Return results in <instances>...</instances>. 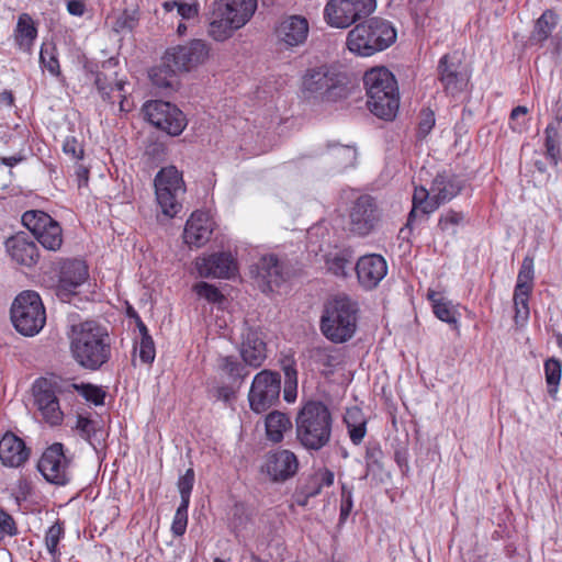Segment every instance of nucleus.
I'll return each instance as SVG.
<instances>
[{
	"label": "nucleus",
	"mask_w": 562,
	"mask_h": 562,
	"mask_svg": "<svg viewBox=\"0 0 562 562\" xmlns=\"http://www.w3.org/2000/svg\"><path fill=\"white\" fill-rule=\"evenodd\" d=\"M333 424L327 405L321 401H307L295 418L296 440L308 451H319L330 442Z\"/></svg>",
	"instance_id": "1"
},
{
	"label": "nucleus",
	"mask_w": 562,
	"mask_h": 562,
	"mask_svg": "<svg viewBox=\"0 0 562 562\" xmlns=\"http://www.w3.org/2000/svg\"><path fill=\"white\" fill-rule=\"evenodd\" d=\"M70 349L75 360L90 370L99 369L111 356L106 330L92 321L72 327Z\"/></svg>",
	"instance_id": "2"
},
{
	"label": "nucleus",
	"mask_w": 562,
	"mask_h": 562,
	"mask_svg": "<svg viewBox=\"0 0 562 562\" xmlns=\"http://www.w3.org/2000/svg\"><path fill=\"white\" fill-rule=\"evenodd\" d=\"M257 0H216L212 5L209 35L217 42L229 38L254 15Z\"/></svg>",
	"instance_id": "3"
},
{
	"label": "nucleus",
	"mask_w": 562,
	"mask_h": 562,
	"mask_svg": "<svg viewBox=\"0 0 562 562\" xmlns=\"http://www.w3.org/2000/svg\"><path fill=\"white\" fill-rule=\"evenodd\" d=\"M396 40L392 24L381 18H371L357 24L347 36V47L359 56H372L384 50Z\"/></svg>",
	"instance_id": "4"
},
{
	"label": "nucleus",
	"mask_w": 562,
	"mask_h": 562,
	"mask_svg": "<svg viewBox=\"0 0 562 562\" xmlns=\"http://www.w3.org/2000/svg\"><path fill=\"white\" fill-rule=\"evenodd\" d=\"M356 302L346 295H338L328 301L321 318V329L324 336L333 342L349 340L357 327Z\"/></svg>",
	"instance_id": "5"
},
{
	"label": "nucleus",
	"mask_w": 562,
	"mask_h": 562,
	"mask_svg": "<svg viewBox=\"0 0 562 562\" xmlns=\"http://www.w3.org/2000/svg\"><path fill=\"white\" fill-rule=\"evenodd\" d=\"M302 90L307 98L326 102L345 99L349 93L346 76L327 66L308 70L303 77Z\"/></svg>",
	"instance_id": "6"
},
{
	"label": "nucleus",
	"mask_w": 562,
	"mask_h": 562,
	"mask_svg": "<svg viewBox=\"0 0 562 562\" xmlns=\"http://www.w3.org/2000/svg\"><path fill=\"white\" fill-rule=\"evenodd\" d=\"M11 321L23 336L32 337L40 333L46 322V313L40 295L34 291L20 293L11 305Z\"/></svg>",
	"instance_id": "7"
},
{
	"label": "nucleus",
	"mask_w": 562,
	"mask_h": 562,
	"mask_svg": "<svg viewBox=\"0 0 562 562\" xmlns=\"http://www.w3.org/2000/svg\"><path fill=\"white\" fill-rule=\"evenodd\" d=\"M155 189L162 213L169 217L176 216L182 207L180 199L186 191L182 175L175 166L160 169L155 178Z\"/></svg>",
	"instance_id": "8"
},
{
	"label": "nucleus",
	"mask_w": 562,
	"mask_h": 562,
	"mask_svg": "<svg viewBox=\"0 0 562 562\" xmlns=\"http://www.w3.org/2000/svg\"><path fill=\"white\" fill-rule=\"evenodd\" d=\"M375 9L376 0H328L324 18L333 27L347 29L358 20L368 18Z\"/></svg>",
	"instance_id": "9"
},
{
	"label": "nucleus",
	"mask_w": 562,
	"mask_h": 562,
	"mask_svg": "<svg viewBox=\"0 0 562 562\" xmlns=\"http://www.w3.org/2000/svg\"><path fill=\"white\" fill-rule=\"evenodd\" d=\"M142 111L151 125L171 136L180 135L188 124L183 112L177 105L167 101H147Z\"/></svg>",
	"instance_id": "10"
},
{
	"label": "nucleus",
	"mask_w": 562,
	"mask_h": 562,
	"mask_svg": "<svg viewBox=\"0 0 562 562\" xmlns=\"http://www.w3.org/2000/svg\"><path fill=\"white\" fill-rule=\"evenodd\" d=\"M280 374L270 370H262L252 380L248 394L250 408L256 413H262L273 406L280 396Z\"/></svg>",
	"instance_id": "11"
},
{
	"label": "nucleus",
	"mask_w": 562,
	"mask_h": 562,
	"mask_svg": "<svg viewBox=\"0 0 562 562\" xmlns=\"http://www.w3.org/2000/svg\"><path fill=\"white\" fill-rule=\"evenodd\" d=\"M32 390L34 405L42 418L52 426L59 425L63 422L64 414L58 400V393H60L58 383L47 379H38L33 384Z\"/></svg>",
	"instance_id": "12"
},
{
	"label": "nucleus",
	"mask_w": 562,
	"mask_h": 562,
	"mask_svg": "<svg viewBox=\"0 0 562 562\" xmlns=\"http://www.w3.org/2000/svg\"><path fill=\"white\" fill-rule=\"evenodd\" d=\"M380 216V211L373 198L361 195L349 210V232L360 237L368 236L376 227Z\"/></svg>",
	"instance_id": "13"
},
{
	"label": "nucleus",
	"mask_w": 562,
	"mask_h": 562,
	"mask_svg": "<svg viewBox=\"0 0 562 562\" xmlns=\"http://www.w3.org/2000/svg\"><path fill=\"white\" fill-rule=\"evenodd\" d=\"M437 72L446 94L457 97L467 89L469 75L457 55H443L439 59Z\"/></svg>",
	"instance_id": "14"
},
{
	"label": "nucleus",
	"mask_w": 562,
	"mask_h": 562,
	"mask_svg": "<svg viewBox=\"0 0 562 562\" xmlns=\"http://www.w3.org/2000/svg\"><path fill=\"white\" fill-rule=\"evenodd\" d=\"M68 463L63 445L56 442L44 451L37 468L47 482L64 486L69 481Z\"/></svg>",
	"instance_id": "15"
},
{
	"label": "nucleus",
	"mask_w": 562,
	"mask_h": 562,
	"mask_svg": "<svg viewBox=\"0 0 562 562\" xmlns=\"http://www.w3.org/2000/svg\"><path fill=\"white\" fill-rule=\"evenodd\" d=\"M210 53L209 45L202 40H193L186 45H178L169 48L166 53V60L172 63V67L179 71L190 69L203 64Z\"/></svg>",
	"instance_id": "16"
},
{
	"label": "nucleus",
	"mask_w": 562,
	"mask_h": 562,
	"mask_svg": "<svg viewBox=\"0 0 562 562\" xmlns=\"http://www.w3.org/2000/svg\"><path fill=\"white\" fill-rule=\"evenodd\" d=\"M308 21L302 15H288L276 27L278 42L285 48L303 45L308 36Z\"/></svg>",
	"instance_id": "17"
},
{
	"label": "nucleus",
	"mask_w": 562,
	"mask_h": 562,
	"mask_svg": "<svg viewBox=\"0 0 562 562\" xmlns=\"http://www.w3.org/2000/svg\"><path fill=\"white\" fill-rule=\"evenodd\" d=\"M299 470V460L294 452L282 449L267 457L265 471L273 482H285Z\"/></svg>",
	"instance_id": "18"
},
{
	"label": "nucleus",
	"mask_w": 562,
	"mask_h": 562,
	"mask_svg": "<svg viewBox=\"0 0 562 562\" xmlns=\"http://www.w3.org/2000/svg\"><path fill=\"white\" fill-rule=\"evenodd\" d=\"M359 283L368 290L375 288L386 276L387 265L381 255H366L355 266Z\"/></svg>",
	"instance_id": "19"
},
{
	"label": "nucleus",
	"mask_w": 562,
	"mask_h": 562,
	"mask_svg": "<svg viewBox=\"0 0 562 562\" xmlns=\"http://www.w3.org/2000/svg\"><path fill=\"white\" fill-rule=\"evenodd\" d=\"M195 268L203 278L228 279L235 271L234 259L229 252H215L199 258Z\"/></svg>",
	"instance_id": "20"
},
{
	"label": "nucleus",
	"mask_w": 562,
	"mask_h": 562,
	"mask_svg": "<svg viewBox=\"0 0 562 562\" xmlns=\"http://www.w3.org/2000/svg\"><path fill=\"white\" fill-rule=\"evenodd\" d=\"M30 458V449L23 439L7 431L0 439V461L4 467L19 468Z\"/></svg>",
	"instance_id": "21"
},
{
	"label": "nucleus",
	"mask_w": 562,
	"mask_h": 562,
	"mask_svg": "<svg viewBox=\"0 0 562 562\" xmlns=\"http://www.w3.org/2000/svg\"><path fill=\"white\" fill-rule=\"evenodd\" d=\"M213 232V223L209 215L204 212H194L187 221L183 239L190 247H201L211 237Z\"/></svg>",
	"instance_id": "22"
},
{
	"label": "nucleus",
	"mask_w": 562,
	"mask_h": 562,
	"mask_svg": "<svg viewBox=\"0 0 562 562\" xmlns=\"http://www.w3.org/2000/svg\"><path fill=\"white\" fill-rule=\"evenodd\" d=\"M240 355L246 364L259 368L267 358L266 342L262 333L248 328L243 335Z\"/></svg>",
	"instance_id": "23"
},
{
	"label": "nucleus",
	"mask_w": 562,
	"mask_h": 562,
	"mask_svg": "<svg viewBox=\"0 0 562 562\" xmlns=\"http://www.w3.org/2000/svg\"><path fill=\"white\" fill-rule=\"evenodd\" d=\"M5 247L12 260L21 266L32 267L40 258L36 244L30 240L24 233L10 237L5 241Z\"/></svg>",
	"instance_id": "24"
},
{
	"label": "nucleus",
	"mask_w": 562,
	"mask_h": 562,
	"mask_svg": "<svg viewBox=\"0 0 562 562\" xmlns=\"http://www.w3.org/2000/svg\"><path fill=\"white\" fill-rule=\"evenodd\" d=\"M88 267L82 260L74 259L64 262L60 269L58 293H72L76 288L88 279Z\"/></svg>",
	"instance_id": "25"
},
{
	"label": "nucleus",
	"mask_w": 562,
	"mask_h": 562,
	"mask_svg": "<svg viewBox=\"0 0 562 562\" xmlns=\"http://www.w3.org/2000/svg\"><path fill=\"white\" fill-rule=\"evenodd\" d=\"M431 188L437 207H439L460 193L463 188V182L457 175L442 171L436 175L431 182Z\"/></svg>",
	"instance_id": "26"
},
{
	"label": "nucleus",
	"mask_w": 562,
	"mask_h": 562,
	"mask_svg": "<svg viewBox=\"0 0 562 562\" xmlns=\"http://www.w3.org/2000/svg\"><path fill=\"white\" fill-rule=\"evenodd\" d=\"M363 82L367 90V97L381 94L384 92H397V82L393 74L385 67H376L364 74Z\"/></svg>",
	"instance_id": "27"
},
{
	"label": "nucleus",
	"mask_w": 562,
	"mask_h": 562,
	"mask_svg": "<svg viewBox=\"0 0 562 562\" xmlns=\"http://www.w3.org/2000/svg\"><path fill=\"white\" fill-rule=\"evenodd\" d=\"M369 110L382 120H393L400 106L398 91L394 93H381L369 95L367 101Z\"/></svg>",
	"instance_id": "28"
},
{
	"label": "nucleus",
	"mask_w": 562,
	"mask_h": 562,
	"mask_svg": "<svg viewBox=\"0 0 562 562\" xmlns=\"http://www.w3.org/2000/svg\"><path fill=\"white\" fill-rule=\"evenodd\" d=\"M558 15L552 10H546L535 22L529 36L530 45L542 46L558 25Z\"/></svg>",
	"instance_id": "29"
},
{
	"label": "nucleus",
	"mask_w": 562,
	"mask_h": 562,
	"mask_svg": "<svg viewBox=\"0 0 562 562\" xmlns=\"http://www.w3.org/2000/svg\"><path fill=\"white\" fill-rule=\"evenodd\" d=\"M258 276L263 279L269 286H278L284 281L283 265L274 255L263 256L258 263Z\"/></svg>",
	"instance_id": "30"
},
{
	"label": "nucleus",
	"mask_w": 562,
	"mask_h": 562,
	"mask_svg": "<svg viewBox=\"0 0 562 562\" xmlns=\"http://www.w3.org/2000/svg\"><path fill=\"white\" fill-rule=\"evenodd\" d=\"M437 202L434 199L432 188L427 190L424 187L416 188L413 195V209L408 214L407 226H411L416 218L418 211L423 216L437 210Z\"/></svg>",
	"instance_id": "31"
},
{
	"label": "nucleus",
	"mask_w": 562,
	"mask_h": 562,
	"mask_svg": "<svg viewBox=\"0 0 562 562\" xmlns=\"http://www.w3.org/2000/svg\"><path fill=\"white\" fill-rule=\"evenodd\" d=\"M179 70L172 67V63L162 57L159 66L153 67L149 71V78L153 85L159 89H175L178 86L177 72Z\"/></svg>",
	"instance_id": "32"
},
{
	"label": "nucleus",
	"mask_w": 562,
	"mask_h": 562,
	"mask_svg": "<svg viewBox=\"0 0 562 562\" xmlns=\"http://www.w3.org/2000/svg\"><path fill=\"white\" fill-rule=\"evenodd\" d=\"M292 429V422L286 414L279 411L271 412L266 418L267 437L272 442L282 441L284 434Z\"/></svg>",
	"instance_id": "33"
},
{
	"label": "nucleus",
	"mask_w": 562,
	"mask_h": 562,
	"mask_svg": "<svg viewBox=\"0 0 562 562\" xmlns=\"http://www.w3.org/2000/svg\"><path fill=\"white\" fill-rule=\"evenodd\" d=\"M37 36V29L33 19L27 13H22L19 16L14 38L19 47L25 52H30Z\"/></svg>",
	"instance_id": "34"
},
{
	"label": "nucleus",
	"mask_w": 562,
	"mask_h": 562,
	"mask_svg": "<svg viewBox=\"0 0 562 562\" xmlns=\"http://www.w3.org/2000/svg\"><path fill=\"white\" fill-rule=\"evenodd\" d=\"M427 299L431 302L432 311L440 321L457 325L456 310L450 301L435 290H428Z\"/></svg>",
	"instance_id": "35"
},
{
	"label": "nucleus",
	"mask_w": 562,
	"mask_h": 562,
	"mask_svg": "<svg viewBox=\"0 0 562 562\" xmlns=\"http://www.w3.org/2000/svg\"><path fill=\"white\" fill-rule=\"evenodd\" d=\"M47 224L48 225L34 237L45 249L56 251L63 244V229L59 223L53 218H50V223Z\"/></svg>",
	"instance_id": "36"
},
{
	"label": "nucleus",
	"mask_w": 562,
	"mask_h": 562,
	"mask_svg": "<svg viewBox=\"0 0 562 562\" xmlns=\"http://www.w3.org/2000/svg\"><path fill=\"white\" fill-rule=\"evenodd\" d=\"M328 160L338 168H346L355 165L357 150L347 145H329L327 150Z\"/></svg>",
	"instance_id": "37"
},
{
	"label": "nucleus",
	"mask_w": 562,
	"mask_h": 562,
	"mask_svg": "<svg viewBox=\"0 0 562 562\" xmlns=\"http://www.w3.org/2000/svg\"><path fill=\"white\" fill-rule=\"evenodd\" d=\"M40 64L43 69H46L49 72L50 76H61L57 48L54 43H43L40 52Z\"/></svg>",
	"instance_id": "38"
},
{
	"label": "nucleus",
	"mask_w": 562,
	"mask_h": 562,
	"mask_svg": "<svg viewBox=\"0 0 562 562\" xmlns=\"http://www.w3.org/2000/svg\"><path fill=\"white\" fill-rule=\"evenodd\" d=\"M326 266L337 277H346L351 269H355L351 252L348 250L329 256L326 260Z\"/></svg>",
	"instance_id": "39"
},
{
	"label": "nucleus",
	"mask_w": 562,
	"mask_h": 562,
	"mask_svg": "<svg viewBox=\"0 0 562 562\" xmlns=\"http://www.w3.org/2000/svg\"><path fill=\"white\" fill-rule=\"evenodd\" d=\"M282 369L285 376L283 397L288 403H292L296 398L297 389V371L294 361L292 359H285Z\"/></svg>",
	"instance_id": "40"
},
{
	"label": "nucleus",
	"mask_w": 562,
	"mask_h": 562,
	"mask_svg": "<svg viewBox=\"0 0 562 562\" xmlns=\"http://www.w3.org/2000/svg\"><path fill=\"white\" fill-rule=\"evenodd\" d=\"M345 423L348 428V432L351 441L355 445H359L367 432L366 420L360 418V412L358 409L348 411Z\"/></svg>",
	"instance_id": "41"
},
{
	"label": "nucleus",
	"mask_w": 562,
	"mask_h": 562,
	"mask_svg": "<svg viewBox=\"0 0 562 562\" xmlns=\"http://www.w3.org/2000/svg\"><path fill=\"white\" fill-rule=\"evenodd\" d=\"M562 373V362L557 358H550L544 362L546 382L548 384V393L554 397L558 393Z\"/></svg>",
	"instance_id": "42"
},
{
	"label": "nucleus",
	"mask_w": 562,
	"mask_h": 562,
	"mask_svg": "<svg viewBox=\"0 0 562 562\" xmlns=\"http://www.w3.org/2000/svg\"><path fill=\"white\" fill-rule=\"evenodd\" d=\"M50 216L38 210L26 211L22 215L23 225L34 235L36 236L42 229L47 226V223H50Z\"/></svg>",
	"instance_id": "43"
},
{
	"label": "nucleus",
	"mask_w": 562,
	"mask_h": 562,
	"mask_svg": "<svg viewBox=\"0 0 562 562\" xmlns=\"http://www.w3.org/2000/svg\"><path fill=\"white\" fill-rule=\"evenodd\" d=\"M181 503L178 506L172 524L171 532L176 537L184 535L188 525V507L190 504V494H181Z\"/></svg>",
	"instance_id": "44"
},
{
	"label": "nucleus",
	"mask_w": 562,
	"mask_h": 562,
	"mask_svg": "<svg viewBox=\"0 0 562 562\" xmlns=\"http://www.w3.org/2000/svg\"><path fill=\"white\" fill-rule=\"evenodd\" d=\"M335 474L327 468L315 470L308 480L310 492H321L323 488H329L334 485Z\"/></svg>",
	"instance_id": "45"
},
{
	"label": "nucleus",
	"mask_w": 562,
	"mask_h": 562,
	"mask_svg": "<svg viewBox=\"0 0 562 562\" xmlns=\"http://www.w3.org/2000/svg\"><path fill=\"white\" fill-rule=\"evenodd\" d=\"M533 259L529 256L525 257L517 276L515 290L532 291L533 286Z\"/></svg>",
	"instance_id": "46"
},
{
	"label": "nucleus",
	"mask_w": 562,
	"mask_h": 562,
	"mask_svg": "<svg viewBox=\"0 0 562 562\" xmlns=\"http://www.w3.org/2000/svg\"><path fill=\"white\" fill-rule=\"evenodd\" d=\"M312 359L315 363L328 369L329 372L339 364V352L327 347L315 348L312 351Z\"/></svg>",
	"instance_id": "47"
},
{
	"label": "nucleus",
	"mask_w": 562,
	"mask_h": 562,
	"mask_svg": "<svg viewBox=\"0 0 562 562\" xmlns=\"http://www.w3.org/2000/svg\"><path fill=\"white\" fill-rule=\"evenodd\" d=\"M94 82L103 100H111V92L114 90L122 92L125 85L123 80H116L115 83L112 85V81L103 72L97 74Z\"/></svg>",
	"instance_id": "48"
},
{
	"label": "nucleus",
	"mask_w": 562,
	"mask_h": 562,
	"mask_svg": "<svg viewBox=\"0 0 562 562\" xmlns=\"http://www.w3.org/2000/svg\"><path fill=\"white\" fill-rule=\"evenodd\" d=\"M221 368L224 372H226L234 382H238V385L243 382V380L248 375V371L245 366L239 363L233 357H225L221 361Z\"/></svg>",
	"instance_id": "49"
},
{
	"label": "nucleus",
	"mask_w": 562,
	"mask_h": 562,
	"mask_svg": "<svg viewBox=\"0 0 562 562\" xmlns=\"http://www.w3.org/2000/svg\"><path fill=\"white\" fill-rule=\"evenodd\" d=\"M67 389L79 391L80 394L89 402L95 405H101L104 402L105 393L98 386L91 384H68Z\"/></svg>",
	"instance_id": "50"
},
{
	"label": "nucleus",
	"mask_w": 562,
	"mask_h": 562,
	"mask_svg": "<svg viewBox=\"0 0 562 562\" xmlns=\"http://www.w3.org/2000/svg\"><path fill=\"white\" fill-rule=\"evenodd\" d=\"M193 290L200 297H204L211 303H218L223 300V295L218 289L206 282L196 283Z\"/></svg>",
	"instance_id": "51"
},
{
	"label": "nucleus",
	"mask_w": 562,
	"mask_h": 562,
	"mask_svg": "<svg viewBox=\"0 0 562 562\" xmlns=\"http://www.w3.org/2000/svg\"><path fill=\"white\" fill-rule=\"evenodd\" d=\"M64 530L59 524H54L48 528L45 535V544L48 552L55 557L57 554V546L63 537Z\"/></svg>",
	"instance_id": "52"
},
{
	"label": "nucleus",
	"mask_w": 562,
	"mask_h": 562,
	"mask_svg": "<svg viewBox=\"0 0 562 562\" xmlns=\"http://www.w3.org/2000/svg\"><path fill=\"white\" fill-rule=\"evenodd\" d=\"M531 291L515 290L514 291V305L516 310L515 317L527 318L529 315L528 300Z\"/></svg>",
	"instance_id": "53"
},
{
	"label": "nucleus",
	"mask_w": 562,
	"mask_h": 562,
	"mask_svg": "<svg viewBox=\"0 0 562 562\" xmlns=\"http://www.w3.org/2000/svg\"><path fill=\"white\" fill-rule=\"evenodd\" d=\"M63 151L74 160H80L83 157V146L76 137H67L63 144Z\"/></svg>",
	"instance_id": "54"
},
{
	"label": "nucleus",
	"mask_w": 562,
	"mask_h": 562,
	"mask_svg": "<svg viewBox=\"0 0 562 562\" xmlns=\"http://www.w3.org/2000/svg\"><path fill=\"white\" fill-rule=\"evenodd\" d=\"M155 356L156 350L151 336L142 337L139 344V357L142 361L145 363H151L155 359Z\"/></svg>",
	"instance_id": "55"
},
{
	"label": "nucleus",
	"mask_w": 562,
	"mask_h": 562,
	"mask_svg": "<svg viewBox=\"0 0 562 562\" xmlns=\"http://www.w3.org/2000/svg\"><path fill=\"white\" fill-rule=\"evenodd\" d=\"M18 529L13 518L0 508V539L5 536H15Z\"/></svg>",
	"instance_id": "56"
},
{
	"label": "nucleus",
	"mask_w": 562,
	"mask_h": 562,
	"mask_svg": "<svg viewBox=\"0 0 562 562\" xmlns=\"http://www.w3.org/2000/svg\"><path fill=\"white\" fill-rule=\"evenodd\" d=\"M463 221V214L456 211H448L441 215L438 226L441 231H449L450 227L458 226Z\"/></svg>",
	"instance_id": "57"
},
{
	"label": "nucleus",
	"mask_w": 562,
	"mask_h": 562,
	"mask_svg": "<svg viewBox=\"0 0 562 562\" xmlns=\"http://www.w3.org/2000/svg\"><path fill=\"white\" fill-rule=\"evenodd\" d=\"M136 25V19L132 14H127L124 12L120 16L116 18L113 30L117 33L120 32H131Z\"/></svg>",
	"instance_id": "58"
},
{
	"label": "nucleus",
	"mask_w": 562,
	"mask_h": 562,
	"mask_svg": "<svg viewBox=\"0 0 562 562\" xmlns=\"http://www.w3.org/2000/svg\"><path fill=\"white\" fill-rule=\"evenodd\" d=\"M177 11L182 19H193L199 13V3L195 0H192L191 2H182L179 0Z\"/></svg>",
	"instance_id": "59"
},
{
	"label": "nucleus",
	"mask_w": 562,
	"mask_h": 562,
	"mask_svg": "<svg viewBox=\"0 0 562 562\" xmlns=\"http://www.w3.org/2000/svg\"><path fill=\"white\" fill-rule=\"evenodd\" d=\"M435 125V114L431 110L422 111V120L419 122V133L426 136Z\"/></svg>",
	"instance_id": "60"
},
{
	"label": "nucleus",
	"mask_w": 562,
	"mask_h": 562,
	"mask_svg": "<svg viewBox=\"0 0 562 562\" xmlns=\"http://www.w3.org/2000/svg\"><path fill=\"white\" fill-rule=\"evenodd\" d=\"M77 430L86 439H89L95 430V423L87 417L79 416L76 423Z\"/></svg>",
	"instance_id": "61"
},
{
	"label": "nucleus",
	"mask_w": 562,
	"mask_h": 562,
	"mask_svg": "<svg viewBox=\"0 0 562 562\" xmlns=\"http://www.w3.org/2000/svg\"><path fill=\"white\" fill-rule=\"evenodd\" d=\"M194 483V471L188 469L183 475L179 477L178 487L179 492H191Z\"/></svg>",
	"instance_id": "62"
},
{
	"label": "nucleus",
	"mask_w": 562,
	"mask_h": 562,
	"mask_svg": "<svg viewBox=\"0 0 562 562\" xmlns=\"http://www.w3.org/2000/svg\"><path fill=\"white\" fill-rule=\"evenodd\" d=\"M351 509H352V499L350 497V494H347L346 496L342 497L341 504H340V518H339L340 522L346 521Z\"/></svg>",
	"instance_id": "63"
},
{
	"label": "nucleus",
	"mask_w": 562,
	"mask_h": 562,
	"mask_svg": "<svg viewBox=\"0 0 562 562\" xmlns=\"http://www.w3.org/2000/svg\"><path fill=\"white\" fill-rule=\"evenodd\" d=\"M547 156L550 158L553 165L558 164L559 159V146L558 142H553L552 139L546 140Z\"/></svg>",
	"instance_id": "64"
}]
</instances>
